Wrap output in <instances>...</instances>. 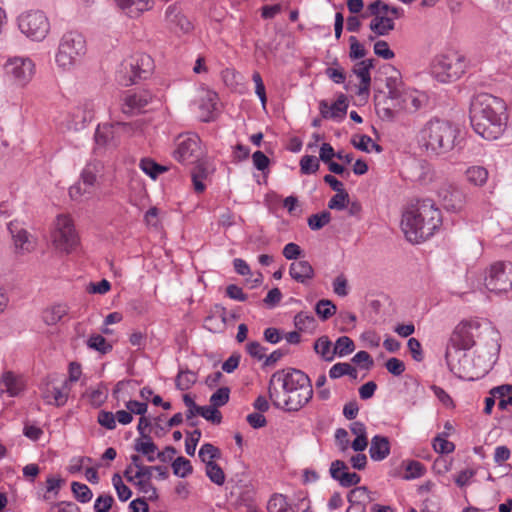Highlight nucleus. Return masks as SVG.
<instances>
[{
    "label": "nucleus",
    "instance_id": "obj_1",
    "mask_svg": "<svg viewBox=\"0 0 512 512\" xmlns=\"http://www.w3.org/2000/svg\"><path fill=\"white\" fill-rule=\"evenodd\" d=\"M268 394L276 408L296 412L312 399L313 388L308 375L301 370L287 367L271 375Z\"/></svg>",
    "mask_w": 512,
    "mask_h": 512
},
{
    "label": "nucleus",
    "instance_id": "obj_2",
    "mask_svg": "<svg viewBox=\"0 0 512 512\" xmlns=\"http://www.w3.org/2000/svg\"><path fill=\"white\" fill-rule=\"evenodd\" d=\"M470 122L473 130L486 140H496L507 125V107L503 99L488 93H478L470 102Z\"/></svg>",
    "mask_w": 512,
    "mask_h": 512
},
{
    "label": "nucleus",
    "instance_id": "obj_3",
    "mask_svg": "<svg viewBox=\"0 0 512 512\" xmlns=\"http://www.w3.org/2000/svg\"><path fill=\"white\" fill-rule=\"evenodd\" d=\"M460 129L448 120L431 118L417 133V143L429 157H443L460 143Z\"/></svg>",
    "mask_w": 512,
    "mask_h": 512
},
{
    "label": "nucleus",
    "instance_id": "obj_4",
    "mask_svg": "<svg viewBox=\"0 0 512 512\" xmlns=\"http://www.w3.org/2000/svg\"><path fill=\"white\" fill-rule=\"evenodd\" d=\"M441 224L439 209L431 199L419 201L402 215L401 228L407 240L420 243L431 237Z\"/></svg>",
    "mask_w": 512,
    "mask_h": 512
},
{
    "label": "nucleus",
    "instance_id": "obj_5",
    "mask_svg": "<svg viewBox=\"0 0 512 512\" xmlns=\"http://www.w3.org/2000/svg\"><path fill=\"white\" fill-rule=\"evenodd\" d=\"M86 53V41L78 31H67L59 40L55 63L62 71H71Z\"/></svg>",
    "mask_w": 512,
    "mask_h": 512
},
{
    "label": "nucleus",
    "instance_id": "obj_6",
    "mask_svg": "<svg viewBox=\"0 0 512 512\" xmlns=\"http://www.w3.org/2000/svg\"><path fill=\"white\" fill-rule=\"evenodd\" d=\"M36 74L35 62L27 56L8 57L3 65V77L8 88L23 90Z\"/></svg>",
    "mask_w": 512,
    "mask_h": 512
},
{
    "label": "nucleus",
    "instance_id": "obj_7",
    "mask_svg": "<svg viewBox=\"0 0 512 512\" xmlns=\"http://www.w3.org/2000/svg\"><path fill=\"white\" fill-rule=\"evenodd\" d=\"M153 70V60L145 53L137 52L125 58L119 65L116 78L123 86H130L138 79H145Z\"/></svg>",
    "mask_w": 512,
    "mask_h": 512
},
{
    "label": "nucleus",
    "instance_id": "obj_8",
    "mask_svg": "<svg viewBox=\"0 0 512 512\" xmlns=\"http://www.w3.org/2000/svg\"><path fill=\"white\" fill-rule=\"evenodd\" d=\"M153 70V60L145 53L137 52L125 58L119 65L116 78L123 86H130L138 79H145Z\"/></svg>",
    "mask_w": 512,
    "mask_h": 512
},
{
    "label": "nucleus",
    "instance_id": "obj_9",
    "mask_svg": "<svg viewBox=\"0 0 512 512\" xmlns=\"http://www.w3.org/2000/svg\"><path fill=\"white\" fill-rule=\"evenodd\" d=\"M466 67V60L462 55H438L431 64V74L437 81L449 83L459 79Z\"/></svg>",
    "mask_w": 512,
    "mask_h": 512
},
{
    "label": "nucleus",
    "instance_id": "obj_10",
    "mask_svg": "<svg viewBox=\"0 0 512 512\" xmlns=\"http://www.w3.org/2000/svg\"><path fill=\"white\" fill-rule=\"evenodd\" d=\"M387 88L390 98L398 100L399 105L408 113H414L422 108L427 102L424 92L416 89L406 88L397 77L387 79Z\"/></svg>",
    "mask_w": 512,
    "mask_h": 512
},
{
    "label": "nucleus",
    "instance_id": "obj_11",
    "mask_svg": "<svg viewBox=\"0 0 512 512\" xmlns=\"http://www.w3.org/2000/svg\"><path fill=\"white\" fill-rule=\"evenodd\" d=\"M17 26L23 35L36 42L43 41L50 31L49 19L39 10L22 12L17 17Z\"/></svg>",
    "mask_w": 512,
    "mask_h": 512
},
{
    "label": "nucleus",
    "instance_id": "obj_12",
    "mask_svg": "<svg viewBox=\"0 0 512 512\" xmlns=\"http://www.w3.org/2000/svg\"><path fill=\"white\" fill-rule=\"evenodd\" d=\"M205 155L206 150L197 134L187 133L177 138L173 157L178 162L186 165H198Z\"/></svg>",
    "mask_w": 512,
    "mask_h": 512
},
{
    "label": "nucleus",
    "instance_id": "obj_13",
    "mask_svg": "<svg viewBox=\"0 0 512 512\" xmlns=\"http://www.w3.org/2000/svg\"><path fill=\"white\" fill-rule=\"evenodd\" d=\"M51 237L55 248L67 254L73 252L79 245L78 233L72 219L67 215L57 216Z\"/></svg>",
    "mask_w": 512,
    "mask_h": 512
},
{
    "label": "nucleus",
    "instance_id": "obj_14",
    "mask_svg": "<svg viewBox=\"0 0 512 512\" xmlns=\"http://www.w3.org/2000/svg\"><path fill=\"white\" fill-rule=\"evenodd\" d=\"M130 133V125L124 122L98 124L94 141L96 149H116L121 143V137Z\"/></svg>",
    "mask_w": 512,
    "mask_h": 512
},
{
    "label": "nucleus",
    "instance_id": "obj_15",
    "mask_svg": "<svg viewBox=\"0 0 512 512\" xmlns=\"http://www.w3.org/2000/svg\"><path fill=\"white\" fill-rule=\"evenodd\" d=\"M483 325L487 326L478 319L461 321L450 337L451 344L460 350L471 349L475 345L476 338L480 336Z\"/></svg>",
    "mask_w": 512,
    "mask_h": 512
},
{
    "label": "nucleus",
    "instance_id": "obj_16",
    "mask_svg": "<svg viewBox=\"0 0 512 512\" xmlns=\"http://www.w3.org/2000/svg\"><path fill=\"white\" fill-rule=\"evenodd\" d=\"M484 285L487 290L495 293L507 292L512 289V263L496 262L489 268Z\"/></svg>",
    "mask_w": 512,
    "mask_h": 512
},
{
    "label": "nucleus",
    "instance_id": "obj_17",
    "mask_svg": "<svg viewBox=\"0 0 512 512\" xmlns=\"http://www.w3.org/2000/svg\"><path fill=\"white\" fill-rule=\"evenodd\" d=\"M71 387L68 382L47 379L40 386L41 397L45 404L56 407L64 406L69 398Z\"/></svg>",
    "mask_w": 512,
    "mask_h": 512
},
{
    "label": "nucleus",
    "instance_id": "obj_18",
    "mask_svg": "<svg viewBox=\"0 0 512 512\" xmlns=\"http://www.w3.org/2000/svg\"><path fill=\"white\" fill-rule=\"evenodd\" d=\"M98 104L94 100H86L75 107L69 114L66 122L68 130L80 131L95 117Z\"/></svg>",
    "mask_w": 512,
    "mask_h": 512
},
{
    "label": "nucleus",
    "instance_id": "obj_19",
    "mask_svg": "<svg viewBox=\"0 0 512 512\" xmlns=\"http://www.w3.org/2000/svg\"><path fill=\"white\" fill-rule=\"evenodd\" d=\"M164 18L169 29L175 33L188 34L193 29L192 23L182 12L179 3L169 5L165 10Z\"/></svg>",
    "mask_w": 512,
    "mask_h": 512
},
{
    "label": "nucleus",
    "instance_id": "obj_20",
    "mask_svg": "<svg viewBox=\"0 0 512 512\" xmlns=\"http://www.w3.org/2000/svg\"><path fill=\"white\" fill-rule=\"evenodd\" d=\"M500 346L493 343L490 351L476 350V355L472 358L474 376L471 378H480L485 376L495 365L498 359Z\"/></svg>",
    "mask_w": 512,
    "mask_h": 512
},
{
    "label": "nucleus",
    "instance_id": "obj_21",
    "mask_svg": "<svg viewBox=\"0 0 512 512\" xmlns=\"http://www.w3.org/2000/svg\"><path fill=\"white\" fill-rule=\"evenodd\" d=\"M8 230L12 236L15 251L18 254H27L36 247V238L19 225L18 222H10Z\"/></svg>",
    "mask_w": 512,
    "mask_h": 512
},
{
    "label": "nucleus",
    "instance_id": "obj_22",
    "mask_svg": "<svg viewBox=\"0 0 512 512\" xmlns=\"http://www.w3.org/2000/svg\"><path fill=\"white\" fill-rule=\"evenodd\" d=\"M218 102V95L209 89H202L199 92L197 99L194 101V105L198 109V117L203 122H209L214 117Z\"/></svg>",
    "mask_w": 512,
    "mask_h": 512
},
{
    "label": "nucleus",
    "instance_id": "obj_23",
    "mask_svg": "<svg viewBox=\"0 0 512 512\" xmlns=\"http://www.w3.org/2000/svg\"><path fill=\"white\" fill-rule=\"evenodd\" d=\"M438 194L444 208L448 211L455 212L460 210L465 201V195L463 191L451 184L443 186L439 190Z\"/></svg>",
    "mask_w": 512,
    "mask_h": 512
},
{
    "label": "nucleus",
    "instance_id": "obj_24",
    "mask_svg": "<svg viewBox=\"0 0 512 512\" xmlns=\"http://www.w3.org/2000/svg\"><path fill=\"white\" fill-rule=\"evenodd\" d=\"M152 101V94L148 90H139L128 93L122 105L125 114L141 112Z\"/></svg>",
    "mask_w": 512,
    "mask_h": 512
},
{
    "label": "nucleus",
    "instance_id": "obj_25",
    "mask_svg": "<svg viewBox=\"0 0 512 512\" xmlns=\"http://www.w3.org/2000/svg\"><path fill=\"white\" fill-rule=\"evenodd\" d=\"M117 6L129 18L137 19L143 13L151 10L154 6L153 0H114Z\"/></svg>",
    "mask_w": 512,
    "mask_h": 512
},
{
    "label": "nucleus",
    "instance_id": "obj_26",
    "mask_svg": "<svg viewBox=\"0 0 512 512\" xmlns=\"http://www.w3.org/2000/svg\"><path fill=\"white\" fill-rule=\"evenodd\" d=\"M373 67V59L361 60L354 66L353 72L360 79V86L357 92L359 96L369 95L371 84L370 71Z\"/></svg>",
    "mask_w": 512,
    "mask_h": 512
},
{
    "label": "nucleus",
    "instance_id": "obj_27",
    "mask_svg": "<svg viewBox=\"0 0 512 512\" xmlns=\"http://www.w3.org/2000/svg\"><path fill=\"white\" fill-rule=\"evenodd\" d=\"M22 379L14 373L7 371L3 373L0 380V394H7L9 397H16L23 390Z\"/></svg>",
    "mask_w": 512,
    "mask_h": 512
},
{
    "label": "nucleus",
    "instance_id": "obj_28",
    "mask_svg": "<svg viewBox=\"0 0 512 512\" xmlns=\"http://www.w3.org/2000/svg\"><path fill=\"white\" fill-rule=\"evenodd\" d=\"M348 105L344 95H341L330 106L322 101L320 103V112L323 118L342 119L347 112Z\"/></svg>",
    "mask_w": 512,
    "mask_h": 512
},
{
    "label": "nucleus",
    "instance_id": "obj_29",
    "mask_svg": "<svg viewBox=\"0 0 512 512\" xmlns=\"http://www.w3.org/2000/svg\"><path fill=\"white\" fill-rule=\"evenodd\" d=\"M133 449L150 463L157 459L158 447L150 436L137 437L134 440Z\"/></svg>",
    "mask_w": 512,
    "mask_h": 512
},
{
    "label": "nucleus",
    "instance_id": "obj_30",
    "mask_svg": "<svg viewBox=\"0 0 512 512\" xmlns=\"http://www.w3.org/2000/svg\"><path fill=\"white\" fill-rule=\"evenodd\" d=\"M369 454L373 461H382L390 454V442L387 437L375 435L371 439Z\"/></svg>",
    "mask_w": 512,
    "mask_h": 512
},
{
    "label": "nucleus",
    "instance_id": "obj_31",
    "mask_svg": "<svg viewBox=\"0 0 512 512\" xmlns=\"http://www.w3.org/2000/svg\"><path fill=\"white\" fill-rule=\"evenodd\" d=\"M289 274L298 283L305 284L313 278L314 270L308 261L301 260L290 265Z\"/></svg>",
    "mask_w": 512,
    "mask_h": 512
},
{
    "label": "nucleus",
    "instance_id": "obj_32",
    "mask_svg": "<svg viewBox=\"0 0 512 512\" xmlns=\"http://www.w3.org/2000/svg\"><path fill=\"white\" fill-rule=\"evenodd\" d=\"M103 165L100 161L92 160L83 168L80 175V182L88 188H94L97 182V176L102 170Z\"/></svg>",
    "mask_w": 512,
    "mask_h": 512
},
{
    "label": "nucleus",
    "instance_id": "obj_33",
    "mask_svg": "<svg viewBox=\"0 0 512 512\" xmlns=\"http://www.w3.org/2000/svg\"><path fill=\"white\" fill-rule=\"evenodd\" d=\"M466 181L474 187H483L489 178V172L484 166L471 165L465 170Z\"/></svg>",
    "mask_w": 512,
    "mask_h": 512
},
{
    "label": "nucleus",
    "instance_id": "obj_34",
    "mask_svg": "<svg viewBox=\"0 0 512 512\" xmlns=\"http://www.w3.org/2000/svg\"><path fill=\"white\" fill-rule=\"evenodd\" d=\"M314 351L326 362H332L335 359L334 345L328 336H321L315 341Z\"/></svg>",
    "mask_w": 512,
    "mask_h": 512
},
{
    "label": "nucleus",
    "instance_id": "obj_35",
    "mask_svg": "<svg viewBox=\"0 0 512 512\" xmlns=\"http://www.w3.org/2000/svg\"><path fill=\"white\" fill-rule=\"evenodd\" d=\"M395 23L392 18L387 15H376L370 22V29L378 36L387 35L394 29Z\"/></svg>",
    "mask_w": 512,
    "mask_h": 512
},
{
    "label": "nucleus",
    "instance_id": "obj_36",
    "mask_svg": "<svg viewBox=\"0 0 512 512\" xmlns=\"http://www.w3.org/2000/svg\"><path fill=\"white\" fill-rule=\"evenodd\" d=\"M68 313L66 304L59 303L53 305L43 313V320L47 325H55Z\"/></svg>",
    "mask_w": 512,
    "mask_h": 512
},
{
    "label": "nucleus",
    "instance_id": "obj_37",
    "mask_svg": "<svg viewBox=\"0 0 512 512\" xmlns=\"http://www.w3.org/2000/svg\"><path fill=\"white\" fill-rule=\"evenodd\" d=\"M267 509L269 512H295L286 496L283 494H274L268 501Z\"/></svg>",
    "mask_w": 512,
    "mask_h": 512
},
{
    "label": "nucleus",
    "instance_id": "obj_38",
    "mask_svg": "<svg viewBox=\"0 0 512 512\" xmlns=\"http://www.w3.org/2000/svg\"><path fill=\"white\" fill-rule=\"evenodd\" d=\"M139 167L143 171V173H145L153 180H155L160 174L164 173L167 170L166 167L159 165L150 158L141 159Z\"/></svg>",
    "mask_w": 512,
    "mask_h": 512
},
{
    "label": "nucleus",
    "instance_id": "obj_39",
    "mask_svg": "<svg viewBox=\"0 0 512 512\" xmlns=\"http://www.w3.org/2000/svg\"><path fill=\"white\" fill-rule=\"evenodd\" d=\"M355 350L354 341L348 336H340L334 343L335 357H345Z\"/></svg>",
    "mask_w": 512,
    "mask_h": 512
},
{
    "label": "nucleus",
    "instance_id": "obj_40",
    "mask_svg": "<svg viewBox=\"0 0 512 512\" xmlns=\"http://www.w3.org/2000/svg\"><path fill=\"white\" fill-rule=\"evenodd\" d=\"M357 374V370L346 362L336 363L329 370V377L331 379H338L345 375L356 378Z\"/></svg>",
    "mask_w": 512,
    "mask_h": 512
},
{
    "label": "nucleus",
    "instance_id": "obj_41",
    "mask_svg": "<svg viewBox=\"0 0 512 512\" xmlns=\"http://www.w3.org/2000/svg\"><path fill=\"white\" fill-rule=\"evenodd\" d=\"M352 144L356 149L367 153L371 152L372 150H375L378 153L382 151L381 146L375 143L368 135H360L357 138H353Z\"/></svg>",
    "mask_w": 512,
    "mask_h": 512
},
{
    "label": "nucleus",
    "instance_id": "obj_42",
    "mask_svg": "<svg viewBox=\"0 0 512 512\" xmlns=\"http://www.w3.org/2000/svg\"><path fill=\"white\" fill-rule=\"evenodd\" d=\"M94 192V188H88L78 181L69 188V196L74 201H83L89 199Z\"/></svg>",
    "mask_w": 512,
    "mask_h": 512
},
{
    "label": "nucleus",
    "instance_id": "obj_43",
    "mask_svg": "<svg viewBox=\"0 0 512 512\" xmlns=\"http://www.w3.org/2000/svg\"><path fill=\"white\" fill-rule=\"evenodd\" d=\"M71 491L76 498L77 501L81 503H88L91 501L93 497V493L91 489L83 483L80 482H72L71 483Z\"/></svg>",
    "mask_w": 512,
    "mask_h": 512
},
{
    "label": "nucleus",
    "instance_id": "obj_44",
    "mask_svg": "<svg viewBox=\"0 0 512 512\" xmlns=\"http://www.w3.org/2000/svg\"><path fill=\"white\" fill-rule=\"evenodd\" d=\"M294 325L300 331H311L315 328V318L307 312H299L294 317Z\"/></svg>",
    "mask_w": 512,
    "mask_h": 512
},
{
    "label": "nucleus",
    "instance_id": "obj_45",
    "mask_svg": "<svg viewBox=\"0 0 512 512\" xmlns=\"http://www.w3.org/2000/svg\"><path fill=\"white\" fill-rule=\"evenodd\" d=\"M197 380L196 374L190 370H181L175 380L177 389L188 390Z\"/></svg>",
    "mask_w": 512,
    "mask_h": 512
},
{
    "label": "nucleus",
    "instance_id": "obj_46",
    "mask_svg": "<svg viewBox=\"0 0 512 512\" xmlns=\"http://www.w3.org/2000/svg\"><path fill=\"white\" fill-rule=\"evenodd\" d=\"M173 473L180 477L185 478L192 473V465L190 461L182 456L177 457L172 463Z\"/></svg>",
    "mask_w": 512,
    "mask_h": 512
},
{
    "label": "nucleus",
    "instance_id": "obj_47",
    "mask_svg": "<svg viewBox=\"0 0 512 512\" xmlns=\"http://www.w3.org/2000/svg\"><path fill=\"white\" fill-rule=\"evenodd\" d=\"M112 484L120 501L125 502L130 499L132 491L127 485L124 484L119 474H114L112 476Z\"/></svg>",
    "mask_w": 512,
    "mask_h": 512
},
{
    "label": "nucleus",
    "instance_id": "obj_48",
    "mask_svg": "<svg viewBox=\"0 0 512 512\" xmlns=\"http://www.w3.org/2000/svg\"><path fill=\"white\" fill-rule=\"evenodd\" d=\"M198 455L201 461L208 465V463H215L214 459L220 456V451L214 445L205 443L201 446Z\"/></svg>",
    "mask_w": 512,
    "mask_h": 512
},
{
    "label": "nucleus",
    "instance_id": "obj_49",
    "mask_svg": "<svg viewBox=\"0 0 512 512\" xmlns=\"http://www.w3.org/2000/svg\"><path fill=\"white\" fill-rule=\"evenodd\" d=\"M197 414L201 415L207 421L214 424L221 423L222 416L216 406L212 404L209 406H199L196 410Z\"/></svg>",
    "mask_w": 512,
    "mask_h": 512
},
{
    "label": "nucleus",
    "instance_id": "obj_50",
    "mask_svg": "<svg viewBox=\"0 0 512 512\" xmlns=\"http://www.w3.org/2000/svg\"><path fill=\"white\" fill-rule=\"evenodd\" d=\"M331 220V214L328 211H322L311 215L308 218V226L311 230H320Z\"/></svg>",
    "mask_w": 512,
    "mask_h": 512
},
{
    "label": "nucleus",
    "instance_id": "obj_51",
    "mask_svg": "<svg viewBox=\"0 0 512 512\" xmlns=\"http://www.w3.org/2000/svg\"><path fill=\"white\" fill-rule=\"evenodd\" d=\"M315 312L322 320H327L335 314L336 306L330 300L322 299L317 302Z\"/></svg>",
    "mask_w": 512,
    "mask_h": 512
},
{
    "label": "nucleus",
    "instance_id": "obj_52",
    "mask_svg": "<svg viewBox=\"0 0 512 512\" xmlns=\"http://www.w3.org/2000/svg\"><path fill=\"white\" fill-rule=\"evenodd\" d=\"M206 475L216 485H223L225 482V474L222 468L216 463H208L206 465Z\"/></svg>",
    "mask_w": 512,
    "mask_h": 512
},
{
    "label": "nucleus",
    "instance_id": "obj_53",
    "mask_svg": "<svg viewBox=\"0 0 512 512\" xmlns=\"http://www.w3.org/2000/svg\"><path fill=\"white\" fill-rule=\"evenodd\" d=\"M89 348L94 349L100 353H107L112 349V346L106 341V339L100 335H92L87 342Z\"/></svg>",
    "mask_w": 512,
    "mask_h": 512
},
{
    "label": "nucleus",
    "instance_id": "obj_54",
    "mask_svg": "<svg viewBox=\"0 0 512 512\" xmlns=\"http://www.w3.org/2000/svg\"><path fill=\"white\" fill-rule=\"evenodd\" d=\"M132 484L137 487L139 492L147 495L149 500H155L158 498L157 490L152 485L151 480L138 479L135 480Z\"/></svg>",
    "mask_w": 512,
    "mask_h": 512
},
{
    "label": "nucleus",
    "instance_id": "obj_55",
    "mask_svg": "<svg viewBox=\"0 0 512 512\" xmlns=\"http://www.w3.org/2000/svg\"><path fill=\"white\" fill-rule=\"evenodd\" d=\"M349 202L348 193L343 190L341 192H336V194L329 200L328 207L333 210H343L346 208Z\"/></svg>",
    "mask_w": 512,
    "mask_h": 512
},
{
    "label": "nucleus",
    "instance_id": "obj_56",
    "mask_svg": "<svg viewBox=\"0 0 512 512\" xmlns=\"http://www.w3.org/2000/svg\"><path fill=\"white\" fill-rule=\"evenodd\" d=\"M319 168V162L318 160L311 155H305L300 160V169L302 174H313L315 173Z\"/></svg>",
    "mask_w": 512,
    "mask_h": 512
},
{
    "label": "nucleus",
    "instance_id": "obj_57",
    "mask_svg": "<svg viewBox=\"0 0 512 512\" xmlns=\"http://www.w3.org/2000/svg\"><path fill=\"white\" fill-rule=\"evenodd\" d=\"M230 397V390L228 387H221L217 389L216 392H214L210 397V403L213 406L221 407L224 406L228 401Z\"/></svg>",
    "mask_w": 512,
    "mask_h": 512
},
{
    "label": "nucleus",
    "instance_id": "obj_58",
    "mask_svg": "<svg viewBox=\"0 0 512 512\" xmlns=\"http://www.w3.org/2000/svg\"><path fill=\"white\" fill-rule=\"evenodd\" d=\"M433 448L437 453L448 454L455 449V446L447 440L446 436L439 435L433 440Z\"/></svg>",
    "mask_w": 512,
    "mask_h": 512
},
{
    "label": "nucleus",
    "instance_id": "obj_59",
    "mask_svg": "<svg viewBox=\"0 0 512 512\" xmlns=\"http://www.w3.org/2000/svg\"><path fill=\"white\" fill-rule=\"evenodd\" d=\"M207 176V171L202 167L201 164H198L193 173H192V182L195 191L203 192L205 190V185L203 183V179Z\"/></svg>",
    "mask_w": 512,
    "mask_h": 512
},
{
    "label": "nucleus",
    "instance_id": "obj_60",
    "mask_svg": "<svg viewBox=\"0 0 512 512\" xmlns=\"http://www.w3.org/2000/svg\"><path fill=\"white\" fill-rule=\"evenodd\" d=\"M405 470L406 471H405V475L403 476V478L405 480H412V479L419 478L423 475L424 466L418 461H410L406 465Z\"/></svg>",
    "mask_w": 512,
    "mask_h": 512
},
{
    "label": "nucleus",
    "instance_id": "obj_61",
    "mask_svg": "<svg viewBox=\"0 0 512 512\" xmlns=\"http://www.w3.org/2000/svg\"><path fill=\"white\" fill-rule=\"evenodd\" d=\"M114 503V498L109 494H101L99 495L94 502V510L95 512H108L112 504Z\"/></svg>",
    "mask_w": 512,
    "mask_h": 512
},
{
    "label": "nucleus",
    "instance_id": "obj_62",
    "mask_svg": "<svg viewBox=\"0 0 512 512\" xmlns=\"http://www.w3.org/2000/svg\"><path fill=\"white\" fill-rule=\"evenodd\" d=\"M201 438V431L196 429L187 435L185 441V451L189 456H194L197 444Z\"/></svg>",
    "mask_w": 512,
    "mask_h": 512
},
{
    "label": "nucleus",
    "instance_id": "obj_63",
    "mask_svg": "<svg viewBox=\"0 0 512 512\" xmlns=\"http://www.w3.org/2000/svg\"><path fill=\"white\" fill-rule=\"evenodd\" d=\"M97 421L102 427L108 430H113L116 428V418L115 414L112 412L101 410L98 413Z\"/></svg>",
    "mask_w": 512,
    "mask_h": 512
},
{
    "label": "nucleus",
    "instance_id": "obj_64",
    "mask_svg": "<svg viewBox=\"0 0 512 512\" xmlns=\"http://www.w3.org/2000/svg\"><path fill=\"white\" fill-rule=\"evenodd\" d=\"M332 287H333V292L340 297H345L349 293L348 281L343 274L338 275L334 279V281L332 283Z\"/></svg>",
    "mask_w": 512,
    "mask_h": 512
}]
</instances>
